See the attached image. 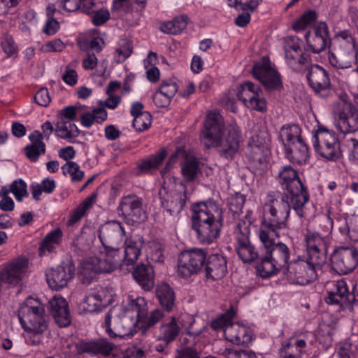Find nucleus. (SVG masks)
Returning a JSON list of instances; mask_svg holds the SVG:
<instances>
[{
  "instance_id": "nucleus-1",
  "label": "nucleus",
  "mask_w": 358,
  "mask_h": 358,
  "mask_svg": "<svg viewBox=\"0 0 358 358\" xmlns=\"http://www.w3.org/2000/svg\"><path fill=\"white\" fill-rule=\"evenodd\" d=\"M145 301L138 297L126 308L110 309L105 316L103 327L111 338L127 337L137 332L139 321L145 316Z\"/></svg>"
},
{
  "instance_id": "nucleus-2",
  "label": "nucleus",
  "mask_w": 358,
  "mask_h": 358,
  "mask_svg": "<svg viewBox=\"0 0 358 358\" xmlns=\"http://www.w3.org/2000/svg\"><path fill=\"white\" fill-rule=\"evenodd\" d=\"M267 199L259 236L262 242L270 243L273 238L280 236L279 230L287 227L292 206L288 194L279 196L273 192L267 195Z\"/></svg>"
},
{
  "instance_id": "nucleus-3",
  "label": "nucleus",
  "mask_w": 358,
  "mask_h": 358,
  "mask_svg": "<svg viewBox=\"0 0 358 358\" xmlns=\"http://www.w3.org/2000/svg\"><path fill=\"white\" fill-rule=\"evenodd\" d=\"M192 227L197 240L210 244L220 236L222 228V209L213 201L201 202L192 207Z\"/></svg>"
},
{
  "instance_id": "nucleus-4",
  "label": "nucleus",
  "mask_w": 358,
  "mask_h": 358,
  "mask_svg": "<svg viewBox=\"0 0 358 358\" xmlns=\"http://www.w3.org/2000/svg\"><path fill=\"white\" fill-rule=\"evenodd\" d=\"M279 181L287 193L292 202V208L296 214L304 216L303 208L309 200V194L303 185L297 171L291 166H285L278 174Z\"/></svg>"
},
{
  "instance_id": "nucleus-5",
  "label": "nucleus",
  "mask_w": 358,
  "mask_h": 358,
  "mask_svg": "<svg viewBox=\"0 0 358 358\" xmlns=\"http://www.w3.org/2000/svg\"><path fill=\"white\" fill-rule=\"evenodd\" d=\"M43 313L41 303L33 298H27L18 310L17 316L22 328L36 337V340L33 341L34 344L39 342L41 334L48 327Z\"/></svg>"
},
{
  "instance_id": "nucleus-6",
  "label": "nucleus",
  "mask_w": 358,
  "mask_h": 358,
  "mask_svg": "<svg viewBox=\"0 0 358 358\" xmlns=\"http://www.w3.org/2000/svg\"><path fill=\"white\" fill-rule=\"evenodd\" d=\"M251 223L247 215L240 220L234 229L232 245L227 247L229 251L234 250L244 263H251L258 257V252L249 238Z\"/></svg>"
},
{
  "instance_id": "nucleus-7",
  "label": "nucleus",
  "mask_w": 358,
  "mask_h": 358,
  "mask_svg": "<svg viewBox=\"0 0 358 358\" xmlns=\"http://www.w3.org/2000/svg\"><path fill=\"white\" fill-rule=\"evenodd\" d=\"M122 257L117 250L103 248L98 257H90L81 263L83 272L85 275L94 273H110L120 266Z\"/></svg>"
},
{
  "instance_id": "nucleus-8",
  "label": "nucleus",
  "mask_w": 358,
  "mask_h": 358,
  "mask_svg": "<svg viewBox=\"0 0 358 358\" xmlns=\"http://www.w3.org/2000/svg\"><path fill=\"white\" fill-rule=\"evenodd\" d=\"M313 138V147L321 157L334 162L341 158V143L335 132L319 128Z\"/></svg>"
},
{
  "instance_id": "nucleus-9",
  "label": "nucleus",
  "mask_w": 358,
  "mask_h": 358,
  "mask_svg": "<svg viewBox=\"0 0 358 358\" xmlns=\"http://www.w3.org/2000/svg\"><path fill=\"white\" fill-rule=\"evenodd\" d=\"M331 268L339 275L353 271L358 265V251L354 246H339L330 255Z\"/></svg>"
},
{
  "instance_id": "nucleus-10",
  "label": "nucleus",
  "mask_w": 358,
  "mask_h": 358,
  "mask_svg": "<svg viewBox=\"0 0 358 358\" xmlns=\"http://www.w3.org/2000/svg\"><path fill=\"white\" fill-rule=\"evenodd\" d=\"M206 252L204 250L193 248L182 252L178 259L177 273L182 278H188L199 272L204 266Z\"/></svg>"
},
{
  "instance_id": "nucleus-11",
  "label": "nucleus",
  "mask_w": 358,
  "mask_h": 358,
  "mask_svg": "<svg viewBox=\"0 0 358 358\" xmlns=\"http://www.w3.org/2000/svg\"><path fill=\"white\" fill-rule=\"evenodd\" d=\"M222 137V116L219 112L211 111L206 115L200 136L201 141L206 148H210L220 145Z\"/></svg>"
},
{
  "instance_id": "nucleus-12",
  "label": "nucleus",
  "mask_w": 358,
  "mask_h": 358,
  "mask_svg": "<svg viewBox=\"0 0 358 358\" xmlns=\"http://www.w3.org/2000/svg\"><path fill=\"white\" fill-rule=\"evenodd\" d=\"M322 266H316L310 259H296L286 267L287 278L294 283L305 285L314 281L317 276V271Z\"/></svg>"
},
{
  "instance_id": "nucleus-13",
  "label": "nucleus",
  "mask_w": 358,
  "mask_h": 358,
  "mask_svg": "<svg viewBox=\"0 0 358 358\" xmlns=\"http://www.w3.org/2000/svg\"><path fill=\"white\" fill-rule=\"evenodd\" d=\"M305 241L308 259L316 266H323L327 259L329 240L319 233L308 231Z\"/></svg>"
},
{
  "instance_id": "nucleus-14",
  "label": "nucleus",
  "mask_w": 358,
  "mask_h": 358,
  "mask_svg": "<svg viewBox=\"0 0 358 358\" xmlns=\"http://www.w3.org/2000/svg\"><path fill=\"white\" fill-rule=\"evenodd\" d=\"M236 314L237 309L232 306L225 311V340L238 345H248L252 341L250 329L239 322H231Z\"/></svg>"
},
{
  "instance_id": "nucleus-15",
  "label": "nucleus",
  "mask_w": 358,
  "mask_h": 358,
  "mask_svg": "<svg viewBox=\"0 0 358 358\" xmlns=\"http://www.w3.org/2000/svg\"><path fill=\"white\" fill-rule=\"evenodd\" d=\"M104 101H99L96 107L84 112L80 115V124L85 128L91 127L94 123L102 124L107 120L108 113L106 107L115 109L121 101V97L116 94H108Z\"/></svg>"
},
{
  "instance_id": "nucleus-16",
  "label": "nucleus",
  "mask_w": 358,
  "mask_h": 358,
  "mask_svg": "<svg viewBox=\"0 0 358 358\" xmlns=\"http://www.w3.org/2000/svg\"><path fill=\"white\" fill-rule=\"evenodd\" d=\"M237 96L246 107L261 113L267 111V103L259 85L248 81L238 87Z\"/></svg>"
},
{
  "instance_id": "nucleus-17",
  "label": "nucleus",
  "mask_w": 358,
  "mask_h": 358,
  "mask_svg": "<svg viewBox=\"0 0 358 358\" xmlns=\"http://www.w3.org/2000/svg\"><path fill=\"white\" fill-rule=\"evenodd\" d=\"M178 159L182 160L181 172L185 180L187 182L194 180L199 170V162L192 152L182 148L177 149L176 152L170 157L163 173L168 170Z\"/></svg>"
},
{
  "instance_id": "nucleus-18",
  "label": "nucleus",
  "mask_w": 358,
  "mask_h": 358,
  "mask_svg": "<svg viewBox=\"0 0 358 358\" xmlns=\"http://www.w3.org/2000/svg\"><path fill=\"white\" fill-rule=\"evenodd\" d=\"M307 68L306 78L314 92L324 98L330 96L332 90L328 72L317 64L311 65Z\"/></svg>"
},
{
  "instance_id": "nucleus-19",
  "label": "nucleus",
  "mask_w": 358,
  "mask_h": 358,
  "mask_svg": "<svg viewBox=\"0 0 358 358\" xmlns=\"http://www.w3.org/2000/svg\"><path fill=\"white\" fill-rule=\"evenodd\" d=\"M124 235V229L117 221L106 222L99 230V238L103 248L117 251Z\"/></svg>"
},
{
  "instance_id": "nucleus-20",
  "label": "nucleus",
  "mask_w": 358,
  "mask_h": 358,
  "mask_svg": "<svg viewBox=\"0 0 358 358\" xmlns=\"http://www.w3.org/2000/svg\"><path fill=\"white\" fill-rule=\"evenodd\" d=\"M252 73L269 92L279 90L282 88L280 75L270 65L264 62H259L254 65Z\"/></svg>"
},
{
  "instance_id": "nucleus-21",
  "label": "nucleus",
  "mask_w": 358,
  "mask_h": 358,
  "mask_svg": "<svg viewBox=\"0 0 358 358\" xmlns=\"http://www.w3.org/2000/svg\"><path fill=\"white\" fill-rule=\"evenodd\" d=\"M75 274V268L71 264H64L46 271V280L49 287L59 290L66 287Z\"/></svg>"
},
{
  "instance_id": "nucleus-22",
  "label": "nucleus",
  "mask_w": 358,
  "mask_h": 358,
  "mask_svg": "<svg viewBox=\"0 0 358 358\" xmlns=\"http://www.w3.org/2000/svg\"><path fill=\"white\" fill-rule=\"evenodd\" d=\"M337 127L343 134L358 131V108L352 103L343 102L338 113Z\"/></svg>"
},
{
  "instance_id": "nucleus-23",
  "label": "nucleus",
  "mask_w": 358,
  "mask_h": 358,
  "mask_svg": "<svg viewBox=\"0 0 358 358\" xmlns=\"http://www.w3.org/2000/svg\"><path fill=\"white\" fill-rule=\"evenodd\" d=\"M245 153L252 171L257 176H262L267 170L269 148L247 145Z\"/></svg>"
},
{
  "instance_id": "nucleus-24",
  "label": "nucleus",
  "mask_w": 358,
  "mask_h": 358,
  "mask_svg": "<svg viewBox=\"0 0 358 358\" xmlns=\"http://www.w3.org/2000/svg\"><path fill=\"white\" fill-rule=\"evenodd\" d=\"M142 200L134 195H129L122 199L118 210L122 215L134 222H141L146 220L145 211L142 208Z\"/></svg>"
},
{
  "instance_id": "nucleus-25",
  "label": "nucleus",
  "mask_w": 358,
  "mask_h": 358,
  "mask_svg": "<svg viewBox=\"0 0 358 358\" xmlns=\"http://www.w3.org/2000/svg\"><path fill=\"white\" fill-rule=\"evenodd\" d=\"M357 48H333L329 52V61L336 69H348L356 65Z\"/></svg>"
},
{
  "instance_id": "nucleus-26",
  "label": "nucleus",
  "mask_w": 358,
  "mask_h": 358,
  "mask_svg": "<svg viewBox=\"0 0 358 358\" xmlns=\"http://www.w3.org/2000/svg\"><path fill=\"white\" fill-rule=\"evenodd\" d=\"M28 268V260L19 257L8 263L0 272V278L3 282L17 285L22 278Z\"/></svg>"
},
{
  "instance_id": "nucleus-27",
  "label": "nucleus",
  "mask_w": 358,
  "mask_h": 358,
  "mask_svg": "<svg viewBox=\"0 0 358 358\" xmlns=\"http://www.w3.org/2000/svg\"><path fill=\"white\" fill-rule=\"evenodd\" d=\"M162 206L170 215L178 217L185 203V195L181 192L168 191L164 187L159 191Z\"/></svg>"
},
{
  "instance_id": "nucleus-28",
  "label": "nucleus",
  "mask_w": 358,
  "mask_h": 358,
  "mask_svg": "<svg viewBox=\"0 0 358 358\" xmlns=\"http://www.w3.org/2000/svg\"><path fill=\"white\" fill-rule=\"evenodd\" d=\"M304 36L310 50L314 53H320L331 45L328 27L324 22H320L317 24L313 36H310V31L306 32Z\"/></svg>"
},
{
  "instance_id": "nucleus-29",
  "label": "nucleus",
  "mask_w": 358,
  "mask_h": 358,
  "mask_svg": "<svg viewBox=\"0 0 358 358\" xmlns=\"http://www.w3.org/2000/svg\"><path fill=\"white\" fill-rule=\"evenodd\" d=\"M48 303L50 311L58 326L60 327L69 326L71 324V317L66 299L60 295H55Z\"/></svg>"
},
{
  "instance_id": "nucleus-30",
  "label": "nucleus",
  "mask_w": 358,
  "mask_h": 358,
  "mask_svg": "<svg viewBox=\"0 0 358 358\" xmlns=\"http://www.w3.org/2000/svg\"><path fill=\"white\" fill-rule=\"evenodd\" d=\"M76 348L78 354H101L107 356L113 350L115 345L106 339H99L87 342L80 341L76 344Z\"/></svg>"
},
{
  "instance_id": "nucleus-31",
  "label": "nucleus",
  "mask_w": 358,
  "mask_h": 358,
  "mask_svg": "<svg viewBox=\"0 0 358 358\" xmlns=\"http://www.w3.org/2000/svg\"><path fill=\"white\" fill-rule=\"evenodd\" d=\"M273 238L270 243L262 242L265 248V252L268 257L274 261L275 264L282 269L285 268L289 258V250L288 247L282 243H275V239Z\"/></svg>"
},
{
  "instance_id": "nucleus-32",
  "label": "nucleus",
  "mask_w": 358,
  "mask_h": 358,
  "mask_svg": "<svg viewBox=\"0 0 358 358\" xmlns=\"http://www.w3.org/2000/svg\"><path fill=\"white\" fill-rule=\"evenodd\" d=\"M241 133L237 124L232 121L225 128V158H234L238 153Z\"/></svg>"
},
{
  "instance_id": "nucleus-33",
  "label": "nucleus",
  "mask_w": 358,
  "mask_h": 358,
  "mask_svg": "<svg viewBox=\"0 0 358 358\" xmlns=\"http://www.w3.org/2000/svg\"><path fill=\"white\" fill-rule=\"evenodd\" d=\"M143 239L139 236H132L124 241V262L127 265H133L141 253Z\"/></svg>"
},
{
  "instance_id": "nucleus-34",
  "label": "nucleus",
  "mask_w": 358,
  "mask_h": 358,
  "mask_svg": "<svg viewBox=\"0 0 358 358\" xmlns=\"http://www.w3.org/2000/svg\"><path fill=\"white\" fill-rule=\"evenodd\" d=\"M31 144L24 148V153L32 162L38 161L39 156L45 152V144L43 141V135L39 131H34L29 136Z\"/></svg>"
},
{
  "instance_id": "nucleus-35",
  "label": "nucleus",
  "mask_w": 358,
  "mask_h": 358,
  "mask_svg": "<svg viewBox=\"0 0 358 358\" xmlns=\"http://www.w3.org/2000/svg\"><path fill=\"white\" fill-rule=\"evenodd\" d=\"M132 275L139 285L145 290H150L155 285L153 268L148 264L138 265L134 270Z\"/></svg>"
},
{
  "instance_id": "nucleus-36",
  "label": "nucleus",
  "mask_w": 358,
  "mask_h": 358,
  "mask_svg": "<svg viewBox=\"0 0 358 358\" xmlns=\"http://www.w3.org/2000/svg\"><path fill=\"white\" fill-rule=\"evenodd\" d=\"M286 156L293 163L301 164L305 163L309 157L307 145L302 138L293 141L292 145L286 148Z\"/></svg>"
},
{
  "instance_id": "nucleus-37",
  "label": "nucleus",
  "mask_w": 358,
  "mask_h": 358,
  "mask_svg": "<svg viewBox=\"0 0 358 358\" xmlns=\"http://www.w3.org/2000/svg\"><path fill=\"white\" fill-rule=\"evenodd\" d=\"M285 57L289 66L296 72H301L304 67L311 62L310 55L306 51L295 50V52H285Z\"/></svg>"
},
{
  "instance_id": "nucleus-38",
  "label": "nucleus",
  "mask_w": 358,
  "mask_h": 358,
  "mask_svg": "<svg viewBox=\"0 0 358 358\" xmlns=\"http://www.w3.org/2000/svg\"><path fill=\"white\" fill-rule=\"evenodd\" d=\"M78 45L82 51L92 50L100 52L103 47L104 41L101 34L96 29H93L80 37L78 41Z\"/></svg>"
},
{
  "instance_id": "nucleus-39",
  "label": "nucleus",
  "mask_w": 358,
  "mask_h": 358,
  "mask_svg": "<svg viewBox=\"0 0 358 358\" xmlns=\"http://www.w3.org/2000/svg\"><path fill=\"white\" fill-rule=\"evenodd\" d=\"M180 331V327L176 317L166 320L159 327L157 339L170 343L173 341Z\"/></svg>"
},
{
  "instance_id": "nucleus-40",
  "label": "nucleus",
  "mask_w": 358,
  "mask_h": 358,
  "mask_svg": "<svg viewBox=\"0 0 358 358\" xmlns=\"http://www.w3.org/2000/svg\"><path fill=\"white\" fill-rule=\"evenodd\" d=\"M167 155L164 148L160 149L155 154L145 157L137 163L139 173H148L159 167Z\"/></svg>"
},
{
  "instance_id": "nucleus-41",
  "label": "nucleus",
  "mask_w": 358,
  "mask_h": 358,
  "mask_svg": "<svg viewBox=\"0 0 358 358\" xmlns=\"http://www.w3.org/2000/svg\"><path fill=\"white\" fill-rule=\"evenodd\" d=\"M55 136L69 143H73V139L80 134L78 127L71 122L58 121L55 128Z\"/></svg>"
},
{
  "instance_id": "nucleus-42",
  "label": "nucleus",
  "mask_w": 358,
  "mask_h": 358,
  "mask_svg": "<svg viewBox=\"0 0 358 358\" xmlns=\"http://www.w3.org/2000/svg\"><path fill=\"white\" fill-rule=\"evenodd\" d=\"M62 231L59 228L55 229L47 234L39 248L40 255L53 252L62 241Z\"/></svg>"
},
{
  "instance_id": "nucleus-43",
  "label": "nucleus",
  "mask_w": 358,
  "mask_h": 358,
  "mask_svg": "<svg viewBox=\"0 0 358 358\" xmlns=\"http://www.w3.org/2000/svg\"><path fill=\"white\" fill-rule=\"evenodd\" d=\"M350 295L347 282L340 280L336 283V291L329 292L327 303L331 304H350Z\"/></svg>"
},
{
  "instance_id": "nucleus-44",
  "label": "nucleus",
  "mask_w": 358,
  "mask_h": 358,
  "mask_svg": "<svg viewBox=\"0 0 358 358\" xmlns=\"http://www.w3.org/2000/svg\"><path fill=\"white\" fill-rule=\"evenodd\" d=\"M156 295L162 307L168 311L172 310L175 302V293L168 284L159 285L156 289Z\"/></svg>"
},
{
  "instance_id": "nucleus-45",
  "label": "nucleus",
  "mask_w": 358,
  "mask_h": 358,
  "mask_svg": "<svg viewBox=\"0 0 358 358\" xmlns=\"http://www.w3.org/2000/svg\"><path fill=\"white\" fill-rule=\"evenodd\" d=\"M188 17L186 15L176 17L173 20L162 24L161 30L169 34H180L185 29L187 24Z\"/></svg>"
},
{
  "instance_id": "nucleus-46",
  "label": "nucleus",
  "mask_w": 358,
  "mask_h": 358,
  "mask_svg": "<svg viewBox=\"0 0 358 358\" xmlns=\"http://www.w3.org/2000/svg\"><path fill=\"white\" fill-rule=\"evenodd\" d=\"M256 268L261 277L264 278H268L282 269L281 268H278L274 261L268 257L266 252L264 255L261 258L260 262L257 264Z\"/></svg>"
},
{
  "instance_id": "nucleus-47",
  "label": "nucleus",
  "mask_w": 358,
  "mask_h": 358,
  "mask_svg": "<svg viewBox=\"0 0 358 358\" xmlns=\"http://www.w3.org/2000/svg\"><path fill=\"white\" fill-rule=\"evenodd\" d=\"M245 201V196L239 192H236L228 199V217L232 219H237L242 213Z\"/></svg>"
},
{
  "instance_id": "nucleus-48",
  "label": "nucleus",
  "mask_w": 358,
  "mask_h": 358,
  "mask_svg": "<svg viewBox=\"0 0 358 358\" xmlns=\"http://www.w3.org/2000/svg\"><path fill=\"white\" fill-rule=\"evenodd\" d=\"M271 141V135L265 125H261L254 134L249 138L247 145H257L258 147H267Z\"/></svg>"
},
{
  "instance_id": "nucleus-49",
  "label": "nucleus",
  "mask_w": 358,
  "mask_h": 358,
  "mask_svg": "<svg viewBox=\"0 0 358 358\" xmlns=\"http://www.w3.org/2000/svg\"><path fill=\"white\" fill-rule=\"evenodd\" d=\"M333 48H357L356 41L351 33L345 30L339 32L331 43Z\"/></svg>"
},
{
  "instance_id": "nucleus-50",
  "label": "nucleus",
  "mask_w": 358,
  "mask_h": 358,
  "mask_svg": "<svg viewBox=\"0 0 358 358\" xmlns=\"http://www.w3.org/2000/svg\"><path fill=\"white\" fill-rule=\"evenodd\" d=\"M280 138L282 141H287V144L284 145L288 146L289 144L292 145L293 141H298V138H302L301 129L296 124L283 126L280 131Z\"/></svg>"
},
{
  "instance_id": "nucleus-51",
  "label": "nucleus",
  "mask_w": 358,
  "mask_h": 358,
  "mask_svg": "<svg viewBox=\"0 0 358 358\" xmlns=\"http://www.w3.org/2000/svg\"><path fill=\"white\" fill-rule=\"evenodd\" d=\"M96 196V194H92L83 201L71 215L68 221L69 225L73 224L78 222L85 214L86 211L92 207Z\"/></svg>"
},
{
  "instance_id": "nucleus-52",
  "label": "nucleus",
  "mask_w": 358,
  "mask_h": 358,
  "mask_svg": "<svg viewBox=\"0 0 358 358\" xmlns=\"http://www.w3.org/2000/svg\"><path fill=\"white\" fill-rule=\"evenodd\" d=\"M62 172L64 175L69 174L73 182L80 181L84 176L85 172L80 170L79 165L72 161L67 162L62 166Z\"/></svg>"
},
{
  "instance_id": "nucleus-53",
  "label": "nucleus",
  "mask_w": 358,
  "mask_h": 358,
  "mask_svg": "<svg viewBox=\"0 0 358 358\" xmlns=\"http://www.w3.org/2000/svg\"><path fill=\"white\" fill-rule=\"evenodd\" d=\"M317 16V13L315 10H308L292 24L293 29L296 31L304 30L316 20Z\"/></svg>"
},
{
  "instance_id": "nucleus-54",
  "label": "nucleus",
  "mask_w": 358,
  "mask_h": 358,
  "mask_svg": "<svg viewBox=\"0 0 358 358\" xmlns=\"http://www.w3.org/2000/svg\"><path fill=\"white\" fill-rule=\"evenodd\" d=\"M86 108L85 106L82 105H76V106H70L64 108L59 112V121H65V122H71L76 120L77 115L83 112H85L84 109Z\"/></svg>"
},
{
  "instance_id": "nucleus-55",
  "label": "nucleus",
  "mask_w": 358,
  "mask_h": 358,
  "mask_svg": "<svg viewBox=\"0 0 358 358\" xmlns=\"http://www.w3.org/2000/svg\"><path fill=\"white\" fill-rule=\"evenodd\" d=\"M93 292L102 307H106L113 301L115 292L110 287H101Z\"/></svg>"
},
{
  "instance_id": "nucleus-56",
  "label": "nucleus",
  "mask_w": 358,
  "mask_h": 358,
  "mask_svg": "<svg viewBox=\"0 0 358 358\" xmlns=\"http://www.w3.org/2000/svg\"><path fill=\"white\" fill-rule=\"evenodd\" d=\"M8 192H12L15 199L17 201H21L24 197L28 196L27 189V184L22 179L13 181L9 187H8Z\"/></svg>"
},
{
  "instance_id": "nucleus-57",
  "label": "nucleus",
  "mask_w": 358,
  "mask_h": 358,
  "mask_svg": "<svg viewBox=\"0 0 358 358\" xmlns=\"http://www.w3.org/2000/svg\"><path fill=\"white\" fill-rule=\"evenodd\" d=\"M8 187L2 186L0 189V209L3 211L10 212L15 208V202L9 196Z\"/></svg>"
},
{
  "instance_id": "nucleus-58",
  "label": "nucleus",
  "mask_w": 358,
  "mask_h": 358,
  "mask_svg": "<svg viewBox=\"0 0 358 358\" xmlns=\"http://www.w3.org/2000/svg\"><path fill=\"white\" fill-rule=\"evenodd\" d=\"M132 52V47L131 43L126 41L122 40L120 42L118 48L115 50L116 61L117 62H122L127 59Z\"/></svg>"
},
{
  "instance_id": "nucleus-59",
  "label": "nucleus",
  "mask_w": 358,
  "mask_h": 358,
  "mask_svg": "<svg viewBox=\"0 0 358 358\" xmlns=\"http://www.w3.org/2000/svg\"><path fill=\"white\" fill-rule=\"evenodd\" d=\"M132 124L136 131L139 132L145 131L151 125V115L149 113L145 112L143 114L136 116Z\"/></svg>"
},
{
  "instance_id": "nucleus-60",
  "label": "nucleus",
  "mask_w": 358,
  "mask_h": 358,
  "mask_svg": "<svg viewBox=\"0 0 358 358\" xmlns=\"http://www.w3.org/2000/svg\"><path fill=\"white\" fill-rule=\"evenodd\" d=\"M217 259H218V255L212 256L211 262L206 268L207 275L214 280L221 279L224 276V267H222L221 264H219V266H217V265L214 263Z\"/></svg>"
},
{
  "instance_id": "nucleus-61",
  "label": "nucleus",
  "mask_w": 358,
  "mask_h": 358,
  "mask_svg": "<svg viewBox=\"0 0 358 358\" xmlns=\"http://www.w3.org/2000/svg\"><path fill=\"white\" fill-rule=\"evenodd\" d=\"M159 90L172 99L178 91V82L176 79L165 80L162 83Z\"/></svg>"
},
{
  "instance_id": "nucleus-62",
  "label": "nucleus",
  "mask_w": 358,
  "mask_h": 358,
  "mask_svg": "<svg viewBox=\"0 0 358 358\" xmlns=\"http://www.w3.org/2000/svg\"><path fill=\"white\" fill-rule=\"evenodd\" d=\"M1 46L3 51L8 55L11 56L17 53V47L13 38L8 34H4L1 41Z\"/></svg>"
},
{
  "instance_id": "nucleus-63",
  "label": "nucleus",
  "mask_w": 358,
  "mask_h": 358,
  "mask_svg": "<svg viewBox=\"0 0 358 358\" xmlns=\"http://www.w3.org/2000/svg\"><path fill=\"white\" fill-rule=\"evenodd\" d=\"M225 357L227 358H257L255 354L252 351L234 348H225Z\"/></svg>"
},
{
  "instance_id": "nucleus-64",
  "label": "nucleus",
  "mask_w": 358,
  "mask_h": 358,
  "mask_svg": "<svg viewBox=\"0 0 358 358\" xmlns=\"http://www.w3.org/2000/svg\"><path fill=\"white\" fill-rule=\"evenodd\" d=\"M174 358H200V353L192 347H183L176 351Z\"/></svg>"
}]
</instances>
